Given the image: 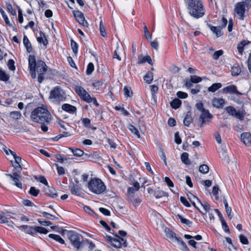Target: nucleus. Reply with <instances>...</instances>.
<instances>
[{"label":"nucleus","mask_w":251,"mask_h":251,"mask_svg":"<svg viewBox=\"0 0 251 251\" xmlns=\"http://www.w3.org/2000/svg\"><path fill=\"white\" fill-rule=\"evenodd\" d=\"M83 209L86 213H87L88 214L90 215H93L94 214H95V213L93 211V210L88 206H84Z\"/></svg>","instance_id":"nucleus-62"},{"label":"nucleus","mask_w":251,"mask_h":251,"mask_svg":"<svg viewBox=\"0 0 251 251\" xmlns=\"http://www.w3.org/2000/svg\"><path fill=\"white\" fill-rule=\"evenodd\" d=\"M73 13L76 20L79 24L81 25L84 27H87L88 26V24L85 20L83 13L79 11H73Z\"/></svg>","instance_id":"nucleus-10"},{"label":"nucleus","mask_w":251,"mask_h":251,"mask_svg":"<svg viewBox=\"0 0 251 251\" xmlns=\"http://www.w3.org/2000/svg\"><path fill=\"white\" fill-rule=\"evenodd\" d=\"M139 183L138 182H135L133 183V187L128 188V192L134 193L135 191H138L139 189Z\"/></svg>","instance_id":"nucleus-35"},{"label":"nucleus","mask_w":251,"mask_h":251,"mask_svg":"<svg viewBox=\"0 0 251 251\" xmlns=\"http://www.w3.org/2000/svg\"><path fill=\"white\" fill-rule=\"evenodd\" d=\"M28 66L31 77L35 78L36 77V72H37L38 75V81L41 83L44 79V75L48 69L45 63L42 60H38L36 62L35 56L30 55L28 58Z\"/></svg>","instance_id":"nucleus-1"},{"label":"nucleus","mask_w":251,"mask_h":251,"mask_svg":"<svg viewBox=\"0 0 251 251\" xmlns=\"http://www.w3.org/2000/svg\"><path fill=\"white\" fill-rule=\"evenodd\" d=\"M40 193V190L34 187H31L29 193L33 197H37Z\"/></svg>","instance_id":"nucleus-42"},{"label":"nucleus","mask_w":251,"mask_h":251,"mask_svg":"<svg viewBox=\"0 0 251 251\" xmlns=\"http://www.w3.org/2000/svg\"><path fill=\"white\" fill-rule=\"evenodd\" d=\"M222 87V84L220 83H216L213 84L211 86L208 87V90L209 92H214Z\"/></svg>","instance_id":"nucleus-32"},{"label":"nucleus","mask_w":251,"mask_h":251,"mask_svg":"<svg viewBox=\"0 0 251 251\" xmlns=\"http://www.w3.org/2000/svg\"><path fill=\"white\" fill-rule=\"evenodd\" d=\"M128 129L134 135H135L138 138L140 137V133L136 127L132 125H130L128 126Z\"/></svg>","instance_id":"nucleus-40"},{"label":"nucleus","mask_w":251,"mask_h":251,"mask_svg":"<svg viewBox=\"0 0 251 251\" xmlns=\"http://www.w3.org/2000/svg\"><path fill=\"white\" fill-rule=\"evenodd\" d=\"M72 153L75 156L80 157L83 155L84 152L79 149H71Z\"/></svg>","instance_id":"nucleus-41"},{"label":"nucleus","mask_w":251,"mask_h":251,"mask_svg":"<svg viewBox=\"0 0 251 251\" xmlns=\"http://www.w3.org/2000/svg\"><path fill=\"white\" fill-rule=\"evenodd\" d=\"M154 196L156 199H159L163 197H167L168 195L167 193L158 189L155 190Z\"/></svg>","instance_id":"nucleus-27"},{"label":"nucleus","mask_w":251,"mask_h":251,"mask_svg":"<svg viewBox=\"0 0 251 251\" xmlns=\"http://www.w3.org/2000/svg\"><path fill=\"white\" fill-rule=\"evenodd\" d=\"M190 79L192 82L194 83H199L202 80V78L201 77L197 75H191L190 76Z\"/></svg>","instance_id":"nucleus-54"},{"label":"nucleus","mask_w":251,"mask_h":251,"mask_svg":"<svg viewBox=\"0 0 251 251\" xmlns=\"http://www.w3.org/2000/svg\"><path fill=\"white\" fill-rule=\"evenodd\" d=\"M245 114L246 113L244 110H238L236 111L234 117L239 119L240 120L242 121L244 118Z\"/></svg>","instance_id":"nucleus-38"},{"label":"nucleus","mask_w":251,"mask_h":251,"mask_svg":"<svg viewBox=\"0 0 251 251\" xmlns=\"http://www.w3.org/2000/svg\"><path fill=\"white\" fill-rule=\"evenodd\" d=\"M189 154L187 152H183L181 155V159L183 163L186 165H190L191 162L188 158Z\"/></svg>","instance_id":"nucleus-28"},{"label":"nucleus","mask_w":251,"mask_h":251,"mask_svg":"<svg viewBox=\"0 0 251 251\" xmlns=\"http://www.w3.org/2000/svg\"><path fill=\"white\" fill-rule=\"evenodd\" d=\"M94 88L96 90H99L102 85V82L100 81H97L92 84Z\"/></svg>","instance_id":"nucleus-58"},{"label":"nucleus","mask_w":251,"mask_h":251,"mask_svg":"<svg viewBox=\"0 0 251 251\" xmlns=\"http://www.w3.org/2000/svg\"><path fill=\"white\" fill-rule=\"evenodd\" d=\"M222 225V227L225 232H229V229L224 219H222L221 221Z\"/></svg>","instance_id":"nucleus-64"},{"label":"nucleus","mask_w":251,"mask_h":251,"mask_svg":"<svg viewBox=\"0 0 251 251\" xmlns=\"http://www.w3.org/2000/svg\"><path fill=\"white\" fill-rule=\"evenodd\" d=\"M75 91L81 100L88 103L92 102V97L83 87L78 85L75 86Z\"/></svg>","instance_id":"nucleus-7"},{"label":"nucleus","mask_w":251,"mask_h":251,"mask_svg":"<svg viewBox=\"0 0 251 251\" xmlns=\"http://www.w3.org/2000/svg\"><path fill=\"white\" fill-rule=\"evenodd\" d=\"M239 239L240 242L244 245H248L249 244V241L247 238L243 234H240L239 235Z\"/></svg>","instance_id":"nucleus-55"},{"label":"nucleus","mask_w":251,"mask_h":251,"mask_svg":"<svg viewBox=\"0 0 251 251\" xmlns=\"http://www.w3.org/2000/svg\"><path fill=\"white\" fill-rule=\"evenodd\" d=\"M64 93L61 88L58 87H55L50 92V98L53 99L54 101H62L64 99Z\"/></svg>","instance_id":"nucleus-8"},{"label":"nucleus","mask_w":251,"mask_h":251,"mask_svg":"<svg viewBox=\"0 0 251 251\" xmlns=\"http://www.w3.org/2000/svg\"><path fill=\"white\" fill-rule=\"evenodd\" d=\"M94 69V66L92 63H89L87 66L86 70V74L90 75L93 72Z\"/></svg>","instance_id":"nucleus-52"},{"label":"nucleus","mask_w":251,"mask_h":251,"mask_svg":"<svg viewBox=\"0 0 251 251\" xmlns=\"http://www.w3.org/2000/svg\"><path fill=\"white\" fill-rule=\"evenodd\" d=\"M14 64H15V62H14V60L12 59H9L8 61L7 66L9 70L13 71L15 70L16 68H15Z\"/></svg>","instance_id":"nucleus-50"},{"label":"nucleus","mask_w":251,"mask_h":251,"mask_svg":"<svg viewBox=\"0 0 251 251\" xmlns=\"http://www.w3.org/2000/svg\"><path fill=\"white\" fill-rule=\"evenodd\" d=\"M196 107L197 110L201 111V112L206 110L204 109L203 104L201 101H199L196 104Z\"/></svg>","instance_id":"nucleus-56"},{"label":"nucleus","mask_w":251,"mask_h":251,"mask_svg":"<svg viewBox=\"0 0 251 251\" xmlns=\"http://www.w3.org/2000/svg\"><path fill=\"white\" fill-rule=\"evenodd\" d=\"M40 36L37 38V40L39 43H42L44 45L46 46L48 43V40L45 36V34L42 31L39 32Z\"/></svg>","instance_id":"nucleus-24"},{"label":"nucleus","mask_w":251,"mask_h":251,"mask_svg":"<svg viewBox=\"0 0 251 251\" xmlns=\"http://www.w3.org/2000/svg\"><path fill=\"white\" fill-rule=\"evenodd\" d=\"M180 201L182 203V204L187 207H190L191 206L190 204L186 200V199L183 197H181L180 198Z\"/></svg>","instance_id":"nucleus-59"},{"label":"nucleus","mask_w":251,"mask_h":251,"mask_svg":"<svg viewBox=\"0 0 251 251\" xmlns=\"http://www.w3.org/2000/svg\"><path fill=\"white\" fill-rule=\"evenodd\" d=\"M208 26L211 30L216 34L217 37H220L223 35V32L221 30L222 28L220 26H214L210 25H208Z\"/></svg>","instance_id":"nucleus-20"},{"label":"nucleus","mask_w":251,"mask_h":251,"mask_svg":"<svg viewBox=\"0 0 251 251\" xmlns=\"http://www.w3.org/2000/svg\"><path fill=\"white\" fill-rule=\"evenodd\" d=\"M42 214L43 216L46 218L52 220H53L56 218L54 216L46 212H43Z\"/></svg>","instance_id":"nucleus-60"},{"label":"nucleus","mask_w":251,"mask_h":251,"mask_svg":"<svg viewBox=\"0 0 251 251\" xmlns=\"http://www.w3.org/2000/svg\"><path fill=\"white\" fill-rule=\"evenodd\" d=\"M241 72V68L238 64H236L231 68V74L234 76L238 75Z\"/></svg>","instance_id":"nucleus-22"},{"label":"nucleus","mask_w":251,"mask_h":251,"mask_svg":"<svg viewBox=\"0 0 251 251\" xmlns=\"http://www.w3.org/2000/svg\"><path fill=\"white\" fill-rule=\"evenodd\" d=\"M30 118L32 121L40 124H49L51 120V115L46 108L38 107L32 111Z\"/></svg>","instance_id":"nucleus-2"},{"label":"nucleus","mask_w":251,"mask_h":251,"mask_svg":"<svg viewBox=\"0 0 251 251\" xmlns=\"http://www.w3.org/2000/svg\"><path fill=\"white\" fill-rule=\"evenodd\" d=\"M246 6L244 1L237 2L235 5L234 11L241 20H243L245 18Z\"/></svg>","instance_id":"nucleus-9"},{"label":"nucleus","mask_w":251,"mask_h":251,"mask_svg":"<svg viewBox=\"0 0 251 251\" xmlns=\"http://www.w3.org/2000/svg\"><path fill=\"white\" fill-rule=\"evenodd\" d=\"M71 45L74 53L75 54H76L78 51V46L77 43L75 42L73 40H71Z\"/></svg>","instance_id":"nucleus-45"},{"label":"nucleus","mask_w":251,"mask_h":251,"mask_svg":"<svg viewBox=\"0 0 251 251\" xmlns=\"http://www.w3.org/2000/svg\"><path fill=\"white\" fill-rule=\"evenodd\" d=\"M22 115L19 111H12L10 113V117L14 120H19L21 119Z\"/></svg>","instance_id":"nucleus-37"},{"label":"nucleus","mask_w":251,"mask_h":251,"mask_svg":"<svg viewBox=\"0 0 251 251\" xmlns=\"http://www.w3.org/2000/svg\"><path fill=\"white\" fill-rule=\"evenodd\" d=\"M181 245L182 247V250L184 251H188L189 249L186 245V244L183 241V240L180 238L178 237V239H177L176 240Z\"/></svg>","instance_id":"nucleus-43"},{"label":"nucleus","mask_w":251,"mask_h":251,"mask_svg":"<svg viewBox=\"0 0 251 251\" xmlns=\"http://www.w3.org/2000/svg\"><path fill=\"white\" fill-rule=\"evenodd\" d=\"M106 239L107 241L110 242L114 247L117 248H120L122 246H127L126 240L117 235H116L114 238L110 236H106Z\"/></svg>","instance_id":"nucleus-6"},{"label":"nucleus","mask_w":251,"mask_h":251,"mask_svg":"<svg viewBox=\"0 0 251 251\" xmlns=\"http://www.w3.org/2000/svg\"><path fill=\"white\" fill-rule=\"evenodd\" d=\"M64 231L66 232V235L73 246L77 249H79L83 241V237L74 231L65 230Z\"/></svg>","instance_id":"nucleus-5"},{"label":"nucleus","mask_w":251,"mask_h":251,"mask_svg":"<svg viewBox=\"0 0 251 251\" xmlns=\"http://www.w3.org/2000/svg\"><path fill=\"white\" fill-rule=\"evenodd\" d=\"M9 79V75L5 73V71L0 69V80L1 81L6 82Z\"/></svg>","instance_id":"nucleus-30"},{"label":"nucleus","mask_w":251,"mask_h":251,"mask_svg":"<svg viewBox=\"0 0 251 251\" xmlns=\"http://www.w3.org/2000/svg\"><path fill=\"white\" fill-rule=\"evenodd\" d=\"M170 104L173 108L176 109L180 106L181 101L178 99H175L170 103Z\"/></svg>","instance_id":"nucleus-29"},{"label":"nucleus","mask_w":251,"mask_h":251,"mask_svg":"<svg viewBox=\"0 0 251 251\" xmlns=\"http://www.w3.org/2000/svg\"><path fill=\"white\" fill-rule=\"evenodd\" d=\"M44 191L46 194L52 198L58 197V194L57 193L56 190L54 188L49 186V185L44 188Z\"/></svg>","instance_id":"nucleus-15"},{"label":"nucleus","mask_w":251,"mask_h":251,"mask_svg":"<svg viewBox=\"0 0 251 251\" xmlns=\"http://www.w3.org/2000/svg\"><path fill=\"white\" fill-rule=\"evenodd\" d=\"M6 8L8 11L12 15H16V11L13 8L12 6L10 3H6Z\"/></svg>","instance_id":"nucleus-48"},{"label":"nucleus","mask_w":251,"mask_h":251,"mask_svg":"<svg viewBox=\"0 0 251 251\" xmlns=\"http://www.w3.org/2000/svg\"><path fill=\"white\" fill-rule=\"evenodd\" d=\"M165 232L166 237L172 241H176L177 239L178 238V237L176 236V234L169 228H166L165 230Z\"/></svg>","instance_id":"nucleus-19"},{"label":"nucleus","mask_w":251,"mask_h":251,"mask_svg":"<svg viewBox=\"0 0 251 251\" xmlns=\"http://www.w3.org/2000/svg\"><path fill=\"white\" fill-rule=\"evenodd\" d=\"M62 109L63 110L71 114H74L76 111V108L75 106L68 103L63 104L62 105Z\"/></svg>","instance_id":"nucleus-17"},{"label":"nucleus","mask_w":251,"mask_h":251,"mask_svg":"<svg viewBox=\"0 0 251 251\" xmlns=\"http://www.w3.org/2000/svg\"><path fill=\"white\" fill-rule=\"evenodd\" d=\"M177 216L180 220L182 223L186 224L187 225H188L191 223L189 220L185 218H184L181 215L178 214L177 215Z\"/></svg>","instance_id":"nucleus-61"},{"label":"nucleus","mask_w":251,"mask_h":251,"mask_svg":"<svg viewBox=\"0 0 251 251\" xmlns=\"http://www.w3.org/2000/svg\"><path fill=\"white\" fill-rule=\"evenodd\" d=\"M23 43L26 48L27 51L29 53L31 52L32 51V48L30 42L26 35L24 36Z\"/></svg>","instance_id":"nucleus-21"},{"label":"nucleus","mask_w":251,"mask_h":251,"mask_svg":"<svg viewBox=\"0 0 251 251\" xmlns=\"http://www.w3.org/2000/svg\"><path fill=\"white\" fill-rule=\"evenodd\" d=\"M49 237L62 244H64L65 243L64 240L59 235L54 234H50L49 235Z\"/></svg>","instance_id":"nucleus-33"},{"label":"nucleus","mask_w":251,"mask_h":251,"mask_svg":"<svg viewBox=\"0 0 251 251\" xmlns=\"http://www.w3.org/2000/svg\"><path fill=\"white\" fill-rule=\"evenodd\" d=\"M223 53L224 51L222 50L215 51L212 55L213 58L215 60H218L219 57L223 55Z\"/></svg>","instance_id":"nucleus-47"},{"label":"nucleus","mask_w":251,"mask_h":251,"mask_svg":"<svg viewBox=\"0 0 251 251\" xmlns=\"http://www.w3.org/2000/svg\"><path fill=\"white\" fill-rule=\"evenodd\" d=\"M70 191L73 195L77 196H79L81 195L80 190L76 185H73L71 187Z\"/></svg>","instance_id":"nucleus-31"},{"label":"nucleus","mask_w":251,"mask_h":251,"mask_svg":"<svg viewBox=\"0 0 251 251\" xmlns=\"http://www.w3.org/2000/svg\"><path fill=\"white\" fill-rule=\"evenodd\" d=\"M21 230H23L26 233L34 235L36 234L35 227L28 226L27 225H23L18 226Z\"/></svg>","instance_id":"nucleus-14"},{"label":"nucleus","mask_w":251,"mask_h":251,"mask_svg":"<svg viewBox=\"0 0 251 251\" xmlns=\"http://www.w3.org/2000/svg\"><path fill=\"white\" fill-rule=\"evenodd\" d=\"M212 117L213 116L209 112L208 110L202 111L199 118V121L201 122L200 126L202 127L203 125L208 122Z\"/></svg>","instance_id":"nucleus-11"},{"label":"nucleus","mask_w":251,"mask_h":251,"mask_svg":"<svg viewBox=\"0 0 251 251\" xmlns=\"http://www.w3.org/2000/svg\"><path fill=\"white\" fill-rule=\"evenodd\" d=\"M187 8L189 13L194 18H199L204 15L203 6L200 0H188Z\"/></svg>","instance_id":"nucleus-3"},{"label":"nucleus","mask_w":251,"mask_h":251,"mask_svg":"<svg viewBox=\"0 0 251 251\" xmlns=\"http://www.w3.org/2000/svg\"><path fill=\"white\" fill-rule=\"evenodd\" d=\"M124 95L126 97H130L132 95V92L130 88L125 86L124 88Z\"/></svg>","instance_id":"nucleus-53"},{"label":"nucleus","mask_w":251,"mask_h":251,"mask_svg":"<svg viewBox=\"0 0 251 251\" xmlns=\"http://www.w3.org/2000/svg\"><path fill=\"white\" fill-rule=\"evenodd\" d=\"M191 112L189 111L187 113L186 115L183 120V124L186 126H189L190 124L193 121V119L191 116Z\"/></svg>","instance_id":"nucleus-25"},{"label":"nucleus","mask_w":251,"mask_h":251,"mask_svg":"<svg viewBox=\"0 0 251 251\" xmlns=\"http://www.w3.org/2000/svg\"><path fill=\"white\" fill-rule=\"evenodd\" d=\"M209 167L205 164L201 165L199 167V171L202 174H206L209 171Z\"/></svg>","instance_id":"nucleus-44"},{"label":"nucleus","mask_w":251,"mask_h":251,"mask_svg":"<svg viewBox=\"0 0 251 251\" xmlns=\"http://www.w3.org/2000/svg\"><path fill=\"white\" fill-rule=\"evenodd\" d=\"M241 140L246 146H251V134L243 132L241 135Z\"/></svg>","instance_id":"nucleus-13"},{"label":"nucleus","mask_w":251,"mask_h":251,"mask_svg":"<svg viewBox=\"0 0 251 251\" xmlns=\"http://www.w3.org/2000/svg\"><path fill=\"white\" fill-rule=\"evenodd\" d=\"M199 202L200 203L201 205L203 207V211H201L200 210H199V211L202 215H206V213L209 212L211 209L209 204L206 202L204 203H202L200 201Z\"/></svg>","instance_id":"nucleus-26"},{"label":"nucleus","mask_w":251,"mask_h":251,"mask_svg":"<svg viewBox=\"0 0 251 251\" xmlns=\"http://www.w3.org/2000/svg\"><path fill=\"white\" fill-rule=\"evenodd\" d=\"M35 178L37 180L45 184L46 186L48 185V181L44 176H40L38 178L36 177Z\"/></svg>","instance_id":"nucleus-57"},{"label":"nucleus","mask_w":251,"mask_h":251,"mask_svg":"<svg viewBox=\"0 0 251 251\" xmlns=\"http://www.w3.org/2000/svg\"><path fill=\"white\" fill-rule=\"evenodd\" d=\"M246 44V42L244 40L240 42L237 45L238 51L241 55L243 54L244 48Z\"/></svg>","instance_id":"nucleus-36"},{"label":"nucleus","mask_w":251,"mask_h":251,"mask_svg":"<svg viewBox=\"0 0 251 251\" xmlns=\"http://www.w3.org/2000/svg\"><path fill=\"white\" fill-rule=\"evenodd\" d=\"M223 91L225 93L236 94L241 95V93L239 92L236 89V87L234 85H230L224 88Z\"/></svg>","instance_id":"nucleus-16"},{"label":"nucleus","mask_w":251,"mask_h":251,"mask_svg":"<svg viewBox=\"0 0 251 251\" xmlns=\"http://www.w3.org/2000/svg\"><path fill=\"white\" fill-rule=\"evenodd\" d=\"M88 187L90 191L96 194L103 193L106 189L104 183L99 178L91 179L88 183Z\"/></svg>","instance_id":"nucleus-4"},{"label":"nucleus","mask_w":251,"mask_h":251,"mask_svg":"<svg viewBox=\"0 0 251 251\" xmlns=\"http://www.w3.org/2000/svg\"><path fill=\"white\" fill-rule=\"evenodd\" d=\"M177 96L180 99H185L187 98L188 94L186 93L181 92V91H178L176 93Z\"/></svg>","instance_id":"nucleus-63"},{"label":"nucleus","mask_w":251,"mask_h":251,"mask_svg":"<svg viewBox=\"0 0 251 251\" xmlns=\"http://www.w3.org/2000/svg\"><path fill=\"white\" fill-rule=\"evenodd\" d=\"M36 233L39 232L40 233L47 234L48 231L47 229L41 226H35Z\"/></svg>","instance_id":"nucleus-51"},{"label":"nucleus","mask_w":251,"mask_h":251,"mask_svg":"<svg viewBox=\"0 0 251 251\" xmlns=\"http://www.w3.org/2000/svg\"><path fill=\"white\" fill-rule=\"evenodd\" d=\"M100 35L103 37L106 36V32L105 30L104 26L103 25L102 21H100Z\"/></svg>","instance_id":"nucleus-49"},{"label":"nucleus","mask_w":251,"mask_h":251,"mask_svg":"<svg viewBox=\"0 0 251 251\" xmlns=\"http://www.w3.org/2000/svg\"><path fill=\"white\" fill-rule=\"evenodd\" d=\"M0 13L6 25L9 26H11L12 25L10 24V21L8 18V17L6 15L4 11L1 7H0Z\"/></svg>","instance_id":"nucleus-34"},{"label":"nucleus","mask_w":251,"mask_h":251,"mask_svg":"<svg viewBox=\"0 0 251 251\" xmlns=\"http://www.w3.org/2000/svg\"><path fill=\"white\" fill-rule=\"evenodd\" d=\"M226 111L230 115L234 116L236 110L232 106H227L226 108Z\"/></svg>","instance_id":"nucleus-46"},{"label":"nucleus","mask_w":251,"mask_h":251,"mask_svg":"<svg viewBox=\"0 0 251 251\" xmlns=\"http://www.w3.org/2000/svg\"><path fill=\"white\" fill-rule=\"evenodd\" d=\"M144 80L148 84L151 83L153 80L152 73L151 72L147 73L144 76Z\"/></svg>","instance_id":"nucleus-39"},{"label":"nucleus","mask_w":251,"mask_h":251,"mask_svg":"<svg viewBox=\"0 0 251 251\" xmlns=\"http://www.w3.org/2000/svg\"><path fill=\"white\" fill-rule=\"evenodd\" d=\"M6 175L12 179V180L14 182V185L15 186L19 188H22V183L19 179L21 177V176L18 175L17 173L14 172L12 175L7 174Z\"/></svg>","instance_id":"nucleus-12"},{"label":"nucleus","mask_w":251,"mask_h":251,"mask_svg":"<svg viewBox=\"0 0 251 251\" xmlns=\"http://www.w3.org/2000/svg\"><path fill=\"white\" fill-rule=\"evenodd\" d=\"M225 104V100L222 98H214L212 100L213 105L218 108H222Z\"/></svg>","instance_id":"nucleus-18"},{"label":"nucleus","mask_w":251,"mask_h":251,"mask_svg":"<svg viewBox=\"0 0 251 251\" xmlns=\"http://www.w3.org/2000/svg\"><path fill=\"white\" fill-rule=\"evenodd\" d=\"M146 62H148L151 65H152L151 58L150 56L147 55L146 56H140L138 57V64H143L144 63H145Z\"/></svg>","instance_id":"nucleus-23"}]
</instances>
